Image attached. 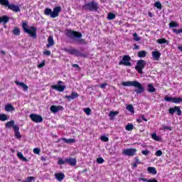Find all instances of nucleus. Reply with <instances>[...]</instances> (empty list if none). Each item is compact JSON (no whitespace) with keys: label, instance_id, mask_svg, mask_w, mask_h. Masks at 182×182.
Here are the masks:
<instances>
[{"label":"nucleus","instance_id":"nucleus-60","mask_svg":"<svg viewBox=\"0 0 182 182\" xmlns=\"http://www.w3.org/2000/svg\"><path fill=\"white\" fill-rule=\"evenodd\" d=\"M148 182H158V181H157V179L153 178L151 180H149Z\"/></svg>","mask_w":182,"mask_h":182},{"label":"nucleus","instance_id":"nucleus-64","mask_svg":"<svg viewBox=\"0 0 182 182\" xmlns=\"http://www.w3.org/2000/svg\"><path fill=\"white\" fill-rule=\"evenodd\" d=\"M178 49L179 50H181V52H182V46L178 47Z\"/></svg>","mask_w":182,"mask_h":182},{"label":"nucleus","instance_id":"nucleus-35","mask_svg":"<svg viewBox=\"0 0 182 182\" xmlns=\"http://www.w3.org/2000/svg\"><path fill=\"white\" fill-rule=\"evenodd\" d=\"M116 18V15L113 13H109L107 15V19L109 21H113V19H115Z\"/></svg>","mask_w":182,"mask_h":182},{"label":"nucleus","instance_id":"nucleus-28","mask_svg":"<svg viewBox=\"0 0 182 182\" xmlns=\"http://www.w3.org/2000/svg\"><path fill=\"white\" fill-rule=\"evenodd\" d=\"M17 157H18L20 160H22V161H28V159L23 156V154H22V152L17 153Z\"/></svg>","mask_w":182,"mask_h":182},{"label":"nucleus","instance_id":"nucleus-32","mask_svg":"<svg viewBox=\"0 0 182 182\" xmlns=\"http://www.w3.org/2000/svg\"><path fill=\"white\" fill-rule=\"evenodd\" d=\"M157 43H159L160 45H163L164 43H167L168 45V41L166 38H160L157 40Z\"/></svg>","mask_w":182,"mask_h":182},{"label":"nucleus","instance_id":"nucleus-43","mask_svg":"<svg viewBox=\"0 0 182 182\" xmlns=\"http://www.w3.org/2000/svg\"><path fill=\"white\" fill-rule=\"evenodd\" d=\"M33 180H35V177L33 176H28L26 181H23L22 182H32Z\"/></svg>","mask_w":182,"mask_h":182},{"label":"nucleus","instance_id":"nucleus-3","mask_svg":"<svg viewBox=\"0 0 182 182\" xmlns=\"http://www.w3.org/2000/svg\"><path fill=\"white\" fill-rule=\"evenodd\" d=\"M60 12H62V8L60 6L55 7L53 11L52 9L49 8H46L44 10V14L46 15V16H50L51 18H57V16H59Z\"/></svg>","mask_w":182,"mask_h":182},{"label":"nucleus","instance_id":"nucleus-44","mask_svg":"<svg viewBox=\"0 0 182 182\" xmlns=\"http://www.w3.org/2000/svg\"><path fill=\"white\" fill-rule=\"evenodd\" d=\"M154 6H156V8H157L158 9H161V3H160L159 1H156L154 3Z\"/></svg>","mask_w":182,"mask_h":182},{"label":"nucleus","instance_id":"nucleus-1","mask_svg":"<svg viewBox=\"0 0 182 182\" xmlns=\"http://www.w3.org/2000/svg\"><path fill=\"white\" fill-rule=\"evenodd\" d=\"M67 37L70 38V39H73V41H75L78 45H86V40L82 38V33L77 31H67Z\"/></svg>","mask_w":182,"mask_h":182},{"label":"nucleus","instance_id":"nucleus-48","mask_svg":"<svg viewBox=\"0 0 182 182\" xmlns=\"http://www.w3.org/2000/svg\"><path fill=\"white\" fill-rule=\"evenodd\" d=\"M163 155V151H161V150H157L156 151V156H157V157H160V156H161Z\"/></svg>","mask_w":182,"mask_h":182},{"label":"nucleus","instance_id":"nucleus-51","mask_svg":"<svg viewBox=\"0 0 182 182\" xmlns=\"http://www.w3.org/2000/svg\"><path fill=\"white\" fill-rule=\"evenodd\" d=\"M142 154H144V156H149V153H150L149 150H143L141 151Z\"/></svg>","mask_w":182,"mask_h":182},{"label":"nucleus","instance_id":"nucleus-7","mask_svg":"<svg viewBox=\"0 0 182 182\" xmlns=\"http://www.w3.org/2000/svg\"><path fill=\"white\" fill-rule=\"evenodd\" d=\"M137 153V149L134 148L124 149L122 150V154L124 156H128V157H134Z\"/></svg>","mask_w":182,"mask_h":182},{"label":"nucleus","instance_id":"nucleus-4","mask_svg":"<svg viewBox=\"0 0 182 182\" xmlns=\"http://www.w3.org/2000/svg\"><path fill=\"white\" fill-rule=\"evenodd\" d=\"M82 11H90L91 12H97L99 11V4L92 1L82 6Z\"/></svg>","mask_w":182,"mask_h":182},{"label":"nucleus","instance_id":"nucleus-30","mask_svg":"<svg viewBox=\"0 0 182 182\" xmlns=\"http://www.w3.org/2000/svg\"><path fill=\"white\" fill-rule=\"evenodd\" d=\"M148 92H149V93H154V92H156V88H154L153 85L151 84L148 85Z\"/></svg>","mask_w":182,"mask_h":182},{"label":"nucleus","instance_id":"nucleus-22","mask_svg":"<svg viewBox=\"0 0 182 182\" xmlns=\"http://www.w3.org/2000/svg\"><path fill=\"white\" fill-rule=\"evenodd\" d=\"M64 50L67 52V53H70V55H75V56L77 55L78 51L75 48H71V49L65 48Z\"/></svg>","mask_w":182,"mask_h":182},{"label":"nucleus","instance_id":"nucleus-19","mask_svg":"<svg viewBox=\"0 0 182 182\" xmlns=\"http://www.w3.org/2000/svg\"><path fill=\"white\" fill-rule=\"evenodd\" d=\"M55 45V41L53 40V36H50L48 38V44L46 45V48H52Z\"/></svg>","mask_w":182,"mask_h":182},{"label":"nucleus","instance_id":"nucleus-10","mask_svg":"<svg viewBox=\"0 0 182 182\" xmlns=\"http://www.w3.org/2000/svg\"><path fill=\"white\" fill-rule=\"evenodd\" d=\"M164 100H166V102H171L172 103H176V104L182 103L181 97H171L166 95L164 97Z\"/></svg>","mask_w":182,"mask_h":182},{"label":"nucleus","instance_id":"nucleus-56","mask_svg":"<svg viewBox=\"0 0 182 182\" xmlns=\"http://www.w3.org/2000/svg\"><path fill=\"white\" fill-rule=\"evenodd\" d=\"M135 163H136L137 164H141V162L139 160L138 156L135 157Z\"/></svg>","mask_w":182,"mask_h":182},{"label":"nucleus","instance_id":"nucleus-17","mask_svg":"<svg viewBox=\"0 0 182 182\" xmlns=\"http://www.w3.org/2000/svg\"><path fill=\"white\" fill-rule=\"evenodd\" d=\"M15 83L17 86H20V87H22L24 92H26L28 89H29V87H28V85H26V84H24L23 82H21L19 81H15Z\"/></svg>","mask_w":182,"mask_h":182},{"label":"nucleus","instance_id":"nucleus-6","mask_svg":"<svg viewBox=\"0 0 182 182\" xmlns=\"http://www.w3.org/2000/svg\"><path fill=\"white\" fill-rule=\"evenodd\" d=\"M146 63L144 60H139L136 63L135 69L137 70L138 73L143 75V70L146 68Z\"/></svg>","mask_w":182,"mask_h":182},{"label":"nucleus","instance_id":"nucleus-12","mask_svg":"<svg viewBox=\"0 0 182 182\" xmlns=\"http://www.w3.org/2000/svg\"><path fill=\"white\" fill-rule=\"evenodd\" d=\"M50 112L52 113H58V112H60V110H63V107L61 105H53L50 107Z\"/></svg>","mask_w":182,"mask_h":182},{"label":"nucleus","instance_id":"nucleus-25","mask_svg":"<svg viewBox=\"0 0 182 182\" xmlns=\"http://www.w3.org/2000/svg\"><path fill=\"white\" fill-rule=\"evenodd\" d=\"M147 171L149 174H153L154 176H156V174H157V170L154 167H151V166L148 167Z\"/></svg>","mask_w":182,"mask_h":182},{"label":"nucleus","instance_id":"nucleus-20","mask_svg":"<svg viewBox=\"0 0 182 182\" xmlns=\"http://www.w3.org/2000/svg\"><path fill=\"white\" fill-rule=\"evenodd\" d=\"M9 22V17L8 16H3L1 17V23H4V28H6V23Z\"/></svg>","mask_w":182,"mask_h":182},{"label":"nucleus","instance_id":"nucleus-40","mask_svg":"<svg viewBox=\"0 0 182 182\" xmlns=\"http://www.w3.org/2000/svg\"><path fill=\"white\" fill-rule=\"evenodd\" d=\"M172 31L174 33H176V35H180V33H182V28H180L178 30L173 28Z\"/></svg>","mask_w":182,"mask_h":182},{"label":"nucleus","instance_id":"nucleus-13","mask_svg":"<svg viewBox=\"0 0 182 182\" xmlns=\"http://www.w3.org/2000/svg\"><path fill=\"white\" fill-rule=\"evenodd\" d=\"M51 89H54V90H58V92H63L66 89V85H52Z\"/></svg>","mask_w":182,"mask_h":182},{"label":"nucleus","instance_id":"nucleus-23","mask_svg":"<svg viewBox=\"0 0 182 182\" xmlns=\"http://www.w3.org/2000/svg\"><path fill=\"white\" fill-rule=\"evenodd\" d=\"M4 110L6 112H15V107L11 104H7L4 107Z\"/></svg>","mask_w":182,"mask_h":182},{"label":"nucleus","instance_id":"nucleus-26","mask_svg":"<svg viewBox=\"0 0 182 182\" xmlns=\"http://www.w3.org/2000/svg\"><path fill=\"white\" fill-rule=\"evenodd\" d=\"M1 5L4 6V8H7V9L11 6V4L9 3V0H1Z\"/></svg>","mask_w":182,"mask_h":182},{"label":"nucleus","instance_id":"nucleus-11","mask_svg":"<svg viewBox=\"0 0 182 182\" xmlns=\"http://www.w3.org/2000/svg\"><path fill=\"white\" fill-rule=\"evenodd\" d=\"M168 112L170 114H174V113L176 112L178 116H181V109H180V107H174L173 108H170Z\"/></svg>","mask_w":182,"mask_h":182},{"label":"nucleus","instance_id":"nucleus-8","mask_svg":"<svg viewBox=\"0 0 182 182\" xmlns=\"http://www.w3.org/2000/svg\"><path fill=\"white\" fill-rule=\"evenodd\" d=\"M29 117L34 123H42L43 122V118L38 114H31Z\"/></svg>","mask_w":182,"mask_h":182},{"label":"nucleus","instance_id":"nucleus-57","mask_svg":"<svg viewBox=\"0 0 182 182\" xmlns=\"http://www.w3.org/2000/svg\"><path fill=\"white\" fill-rule=\"evenodd\" d=\"M140 181H144V182H149V180L147 178H141V179H139Z\"/></svg>","mask_w":182,"mask_h":182},{"label":"nucleus","instance_id":"nucleus-63","mask_svg":"<svg viewBox=\"0 0 182 182\" xmlns=\"http://www.w3.org/2000/svg\"><path fill=\"white\" fill-rule=\"evenodd\" d=\"M137 164H139L134 162V163L133 164V167H134V168L137 167Z\"/></svg>","mask_w":182,"mask_h":182},{"label":"nucleus","instance_id":"nucleus-42","mask_svg":"<svg viewBox=\"0 0 182 182\" xmlns=\"http://www.w3.org/2000/svg\"><path fill=\"white\" fill-rule=\"evenodd\" d=\"M84 112L87 116H90V113H92V109H90V108H85L84 109Z\"/></svg>","mask_w":182,"mask_h":182},{"label":"nucleus","instance_id":"nucleus-61","mask_svg":"<svg viewBox=\"0 0 182 182\" xmlns=\"http://www.w3.org/2000/svg\"><path fill=\"white\" fill-rule=\"evenodd\" d=\"M72 66L73 68H77V69H79V65L77 64H73Z\"/></svg>","mask_w":182,"mask_h":182},{"label":"nucleus","instance_id":"nucleus-49","mask_svg":"<svg viewBox=\"0 0 182 182\" xmlns=\"http://www.w3.org/2000/svg\"><path fill=\"white\" fill-rule=\"evenodd\" d=\"M101 140L102 141H105L106 143H107V141H109V138L106 136H102Z\"/></svg>","mask_w":182,"mask_h":182},{"label":"nucleus","instance_id":"nucleus-41","mask_svg":"<svg viewBox=\"0 0 182 182\" xmlns=\"http://www.w3.org/2000/svg\"><path fill=\"white\" fill-rule=\"evenodd\" d=\"M8 116L5 114H1V122H5V120H8Z\"/></svg>","mask_w":182,"mask_h":182},{"label":"nucleus","instance_id":"nucleus-29","mask_svg":"<svg viewBox=\"0 0 182 182\" xmlns=\"http://www.w3.org/2000/svg\"><path fill=\"white\" fill-rule=\"evenodd\" d=\"M151 138L153 139V140H155V141H160V140H161V137L158 136L157 134L156 133H153L151 134Z\"/></svg>","mask_w":182,"mask_h":182},{"label":"nucleus","instance_id":"nucleus-5","mask_svg":"<svg viewBox=\"0 0 182 182\" xmlns=\"http://www.w3.org/2000/svg\"><path fill=\"white\" fill-rule=\"evenodd\" d=\"M22 28L23 31L26 33L30 35L31 38H33V39H36V31H38V28L35 26H31L30 29L28 28V23L23 22L22 23Z\"/></svg>","mask_w":182,"mask_h":182},{"label":"nucleus","instance_id":"nucleus-62","mask_svg":"<svg viewBox=\"0 0 182 182\" xmlns=\"http://www.w3.org/2000/svg\"><path fill=\"white\" fill-rule=\"evenodd\" d=\"M134 49H139V46H137L136 44H134Z\"/></svg>","mask_w":182,"mask_h":182},{"label":"nucleus","instance_id":"nucleus-16","mask_svg":"<svg viewBox=\"0 0 182 182\" xmlns=\"http://www.w3.org/2000/svg\"><path fill=\"white\" fill-rule=\"evenodd\" d=\"M8 9H10V11H13V12H21V9L18 5L10 4Z\"/></svg>","mask_w":182,"mask_h":182},{"label":"nucleus","instance_id":"nucleus-37","mask_svg":"<svg viewBox=\"0 0 182 182\" xmlns=\"http://www.w3.org/2000/svg\"><path fill=\"white\" fill-rule=\"evenodd\" d=\"M169 28H178V23L176 21L169 23Z\"/></svg>","mask_w":182,"mask_h":182},{"label":"nucleus","instance_id":"nucleus-39","mask_svg":"<svg viewBox=\"0 0 182 182\" xmlns=\"http://www.w3.org/2000/svg\"><path fill=\"white\" fill-rule=\"evenodd\" d=\"M117 114H119V112L111 111V112H109V116L110 117H114V116H117Z\"/></svg>","mask_w":182,"mask_h":182},{"label":"nucleus","instance_id":"nucleus-33","mask_svg":"<svg viewBox=\"0 0 182 182\" xmlns=\"http://www.w3.org/2000/svg\"><path fill=\"white\" fill-rule=\"evenodd\" d=\"M146 55L147 52H146V50H141L138 53L139 58H146Z\"/></svg>","mask_w":182,"mask_h":182},{"label":"nucleus","instance_id":"nucleus-50","mask_svg":"<svg viewBox=\"0 0 182 182\" xmlns=\"http://www.w3.org/2000/svg\"><path fill=\"white\" fill-rule=\"evenodd\" d=\"M33 151L35 154H39L41 153V149L38 148H34Z\"/></svg>","mask_w":182,"mask_h":182},{"label":"nucleus","instance_id":"nucleus-55","mask_svg":"<svg viewBox=\"0 0 182 182\" xmlns=\"http://www.w3.org/2000/svg\"><path fill=\"white\" fill-rule=\"evenodd\" d=\"M106 86H107V83H102L100 85V87H101V89H105L106 88Z\"/></svg>","mask_w":182,"mask_h":182},{"label":"nucleus","instance_id":"nucleus-24","mask_svg":"<svg viewBox=\"0 0 182 182\" xmlns=\"http://www.w3.org/2000/svg\"><path fill=\"white\" fill-rule=\"evenodd\" d=\"M152 56L155 60H159L160 59V56H161V53L159 51H153Z\"/></svg>","mask_w":182,"mask_h":182},{"label":"nucleus","instance_id":"nucleus-9","mask_svg":"<svg viewBox=\"0 0 182 182\" xmlns=\"http://www.w3.org/2000/svg\"><path fill=\"white\" fill-rule=\"evenodd\" d=\"M132 58L129 55H124L122 60L119 63V65H124V66H132Z\"/></svg>","mask_w":182,"mask_h":182},{"label":"nucleus","instance_id":"nucleus-59","mask_svg":"<svg viewBox=\"0 0 182 182\" xmlns=\"http://www.w3.org/2000/svg\"><path fill=\"white\" fill-rule=\"evenodd\" d=\"M141 117L142 119V120H144V122H147V119H146V117H144V115H141Z\"/></svg>","mask_w":182,"mask_h":182},{"label":"nucleus","instance_id":"nucleus-45","mask_svg":"<svg viewBox=\"0 0 182 182\" xmlns=\"http://www.w3.org/2000/svg\"><path fill=\"white\" fill-rule=\"evenodd\" d=\"M97 163H98V164H103V163H105V159H103L102 157L97 158Z\"/></svg>","mask_w":182,"mask_h":182},{"label":"nucleus","instance_id":"nucleus-36","mask_svg":"<svg viewBox=\"0 0 182 182\" xmlns=\"http://www.w3.org/2000/svg\"><path fill=\"white\" fill-rule=\"evenodd\" d=\"M127 110L130 112L131 113H134V107L132 105H129L127 106Z\"/></svg>","mask_w":182,"mask_h":182},{"label":"nucleus","instance_id":"nucleus-54","mask_svg":"<svg viewBox=\"0 0 182 182\" xmlns=\"http://www.w3.org/2000/svg\"><path fill=\"white\" fill-rule=\"evenodd\" d=\"M43 55H46V56H50V50H45Z\"/></svg>","mask_w":182,"mask_h":182},{"label":"nucleus","instance_id":"nucleus-31","mask_svg":"<svg viewBox=\"0 0 182 182\" xmlns=\"http://www.w3.org/2000/svg\"><path fill=\"white\" fill-rule=\"evenodd\" d=\"M14 126H15V122L14 120H11L6 124V127H8L9 129H11V127L14 128Z\"/></svg>","mask_w":182,"mask_h":182},{"label":"nucleus","instance_id":"nucleus-18","mask_svg":"<svg viewBox=\"0 0 182 182\" xmlns=\"http://www.w3.org/2000/svg\"><path fill=\"white\" fill-rule=\"evenodd\" d=\"M77 97H79V94L75 92H72L70 95L65 96V98L68 100H73V99H76Z\"/></svg>","mask_w":182,"mask_h":182},{"label":"nucleus","instance_id":"nucleus-38","mask_svg":"<svg viewBox=\"0 0 182 182\" xmlns=\"http://www.w3.org/2000/svg\"><path fill=\"white\" fill-rule=\"evenodd\" d=\"M133 125L132 124H128L127 125H126L125 129L126 130H127V132H132V130L133 129Z\"/></svg>","mask_w":182,"mask_h":182},{"label":"nucleus","instance_id":"nucleus-58","mask_svg":"<svg viewBox=\"0 0 182 182\" xmlns=\"http://www.w3.org/2000/svg\"><path fill=\"white\" fill-rule=\"evenodd\" d=\"M164 130H171V128L167 126L164 127Z\"/></svg>","mask_w":182,"mask_h":182},{"label":"nucleus","instance_id":"nucleus-21","mask_svg":"<svg viewBox=\"0 0 182 182\" xmlns=\"http://www.w3.org/2000/svg\"><path fill=\"white\" fill-rule=\"evenodd\" d=\"M55 177L58 181H62L63 178H65V173L60 172V173H55Z\"/></svg>","mask_w":182,"mask_h":182},{"label":"nucleus","instance_id":"nucleus-15","mask_svg":"<svg viewBox=\"0 0 182 182\" xmlns=\"http://www.w3.org/2000/svg\"><path fill=\"white\" fill-rule=\"evenodd\" d=\"M14 130L15 137H16V139H21L22 135H21V132H19V127H18V125L14 126Z\"/></svg>","mask_w":182,"mask_h":182},{"label":"nucleus","instance_id":"nucleus-47","mask_svg":"<svg viewBox=\"0 0 182 182\" xmlns=\"http://www.w3.org/2000/svg\"><path fill=\"white\" fill-rule=\"evenodd\" d=\"M77 56H80V58H86L87 56V54L82 53L78 51L77 53Z\"/></svg>","mask_w":182,"mask_h":182},{"label":"nucleus","instance_id":"nucleus-34","mask_svg":"<svg viewBox=\"0 0 182 182\" xmlns=\"http://www.w3.org/2000/svg\"><path fill=\"white\" fill-rule=\"evenodd\" d=\"M14 35H16V36H19L21 34V30H19V28L14 27L13 30Z\"/></svg>","mask_w":182,"mask_h":182},{"label":"nucleus","instance_id":"nucleus-14","mask_svg":"<svg viewBox=\"0 0 182 182\" xmlns=\"http://www.w3.org/2000/svg\"><path fill=\"white\" fill-rule=\"evenodd\" d=\"M65 161L68 164H69L70 166H71L72 167H75V166H76V159L74 158H68L65 159Z\"/></svg>","mask_w":182,"mask_h":182},{"label":"nucleus","instance_id":"nucleus-2","mask_svg":"<svg viewBox=\"0 0 182 182\" xmlns=\"http://www.w3.org/2000/svg\"><path fill=\"white\" fill-rule=\"evenodd\" d=\"M122 86H133L136 87V90H134L137 95H141L144 92V87L141 85V83L139 81H127L122 82Z\"/></svg>","mask_w":182,"mask_h":182},{"label":"nucleus","instance_id":"nucleus-27","mask_svg":"<svg viewBox=\"0 0 182 182\" xmlns=\"http://www.w3.org/2000/svg\"><path fill=\"white\" fill-rule=\"evenodd\" d=\"M61 140L64 141L65 143H67V144H72L73 143H75V139H66V138H61Z\"/></svg>","mask_w":182,"mask_h":182},{"label":"nucleus","instance_id":"nucleus-52","mask_svg":"<svg viewBox=\"0 0 182 182\" xmlns=\"http://www.w3.org/2000/svg\"><path fill=\"white\" fill-rule=\"evenodd\" d=\"M66 163V159L63 160V159H59L58 160V164H60V166H62L63 164H65Z\"/></svg>","mask_w":182,"mask_h":182},{"label":"nucleus","instance_id":"nucleus-46","mask_svg":"<svg viewBox=\"0 0 182 182\" xmlns=\"http://www.w3.org/2000/svg\"><path fill=\"white\" fill-rule=\"evenodd\" d=\"M134 41H135V42H139V41H140V37H139L136 33H134Z\"/></svg>","mask_w":182,"mask_h":182},{"label":"nucleus","instance_id":"nucleus-53","mask_svg":"<svg viewBox=\"0 0 182 182\" xmlns=\"http://www.w3.org/2000/svg\"><path fill=\"white\" fill-rule=\"evenodd\" d=\"M43 66H45V60H43V62L41 63L38 65V69L43 68Z\"/></svg>","mask_w":182,"mask_h":182}]
</instances>
